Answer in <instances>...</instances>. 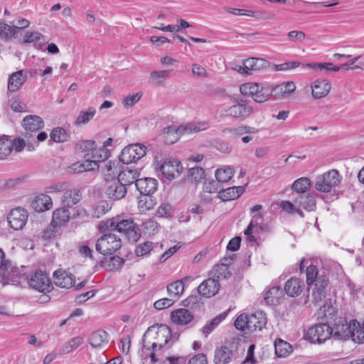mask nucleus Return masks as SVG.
Here are the masks:
<instances>
[{
	"label": "nucleus",
	"instance_id": "f257e3e1",
	"mask_svg": "<svg viewBox=\"0 0 364 364\" xmlns=\"http://www.w3.org/2000/svg\"><path fill=\"white\" fill-rule=\"evenodd\" d=\"M171 337V331L166 325L151 327L144 334L139 356L143 364H163L166 345Z\"/></svg>",
	"mask_w": 364,
	"mask_h": 364
},
{
	"label": "nucleus",
	"instance_id": "f03ea898",
	"mask_svg": "<svg viewBox=\"0 0 364 364\" xmlns=\"http://www.w3.org/2000/svg\"><path fill=\"white\" fill-rule=\"evenodd\" d=\"M306 283L311 289L312 301L319 303L326 298L328 284V273L326 269H318L314 265H309L306 270Z\"/></svg>",
	"mask_w": 364,
	"mask_h": 364
},
{
	"label": "nucleus",
	"instance_id": "7ed1b4c3",
	"mask_svg": "<svg viewBox=\"0 0 364 364\" xmlns=\"http://www.w3.org/2000/svg\"><path fill=\"white\" fill-rule=\"evenodd\" d=\"M101 232L117 230L124 233L129 242H136L141 237L140 229L132 220L122 219L119 216L102 221L99 225Z\"/></svg>",
	"mask_w": 364,
	"mask_h": 364
},
{
	"label": "nucleus",
	"instance_id": "20e7f679",
	"mask_svg": "<svg viewBox=\"0 0 364 364\" xmlns=\"http://www.w3.org/2000/svg\"><path fill=\"white\" fill-rule=\"evenodd\" d=\"M267 324V317L262 311L253 314H241L235 321V326L240 331L253 332L261 331Z\"/></svg>",
	"mask_w": 364,
	"mask_h": 364
},
{
	"label": "nucleus",
	"instance_id": "39448f33",
	"mask_svg": "<svg viewBox=\"0 0 364 364\" xmlns=\"http://www.w3.org/2000/svg\"><path fill=\"white\" fill-rule=\"evenodd\" d=\"M79 146L85 152L84 159L90 164L95 163V170L99 168V164L105 161L109 156L107 149L97 147L95 141L92 140L82 141Z\"/></svg>",
	"mask_w": 364,
	"mask_h": 364
},
{
	"label": "nucleus",
	"instance_id": "423d86ee",
	"mask_svg": "<svg viewBox=\"0 0 364 364\" xmlns=\"http://www.w3.org/2000/svg\"><path fill=\"white\" fill-rule=\"evenodd\" d=\"M240 91L242 95L251 96L255 102L263 103L269 100L270 90L262 84L249 82L242 84Z\"/></svg>",
	"mask_w": 364,
	"mask_h": 364
},
{
	"label": "nucleus",
	"instance_id": "0eeeda50",
	"mask_svg": "<svg viewBox=\"0 0 364 364\" xmlns=\"http://www.w3.org/2000/svg\"><path fill=\"white\" fill-rule=\"evenodd\" d=\"M341 181V176L336 169H331L323 174L317 176L315 181V188L318 191L329 193L338 186Z\"/></svg>",
	"mask_w": 364,
	"mask_h": 364
},
{
	"label": "nucleus",
	"instance_id": "6e6552de",
	"mask_svg": "<svg viewBox=\"0 0 364 364\" xmlns=\"http://www.w3.org/2000/svg\"><path fill=\"white\" fill-rule=\"evenodd\" d=\"M239 343L235 339L226 341L224 345L216 348L214 355L215 364H228L237 355Z\"/></svg>",
	"mask_w": 364,
	"mask_h": 364
},
{
	"label": "nucleus",
	"instance_id": "1a4fd4ad",
	"mask_svg": "<svg viewBox=\"0 0 364 364\" xmlns=\"http://www.w3.org/2000/svg\"><path fill=\"white\" fill-rule=\"evenodd\" d=\"M122 246V240L114 234H105L95 243L96 250L102 255H112Z\"/></svg>",
	"mask_w": 364,
	"mask_h": 364
},
{
	"label": "nucleus",
	"instance_id": "9d476101",
	"mask_svg": "<svg viewBox=\"0 0 364 364\" xmlns=\"http://www.w3.org/2000/svg\"><path fill=\"white\" fill-rule=\"evenodd\" d=\"M333 335V329L326 323L316 324L309 328L307 338L313 343H322Z\"/></svg>",
	"mask_w": 364,
	"mask_h": 364
},
{
	"label": "nucleus",
	"instance_id": "9b49d317",
	"mask_svg": "<svg viewBox=\"0 0 364 364\" xmlns=\"http://www.w3.org/2000/svg\"><path fill=\"white\" fill-rule=\"evenodd\" d=\"M146 147L139 144H130L124 148L119 156V160L126 164L136 161L146 154Z\"/></svg>",
	"mask_w": 364,
	"mask_h": 364
},
{
	"label": "nucleus",
	"instance_id": "f8f14e48",
	"mask_svg": "<svg viewBox=\"0 0 364 364\" xmlns=\"http://www.w3.org/2000/svg\"><path fill=\"white\" fill-rule=\"evenodd\" d=\"M269 66V62L264 58H249L243 61L242 65H237L235 70L241 74L251 75L254 72L264 70Z\"/></svg>",
	"mask_w": 364,
	"mask_h": 364
},
{
	"label": "nucleus",
	"instance_id": "ddd939ff",
	"mask_svg": "<svg viewBox=\"0 0 364 364\" xmlns=\"http://www.w3.org/2000/svg\"><path fill=\"white\" fill-rule=\"evenodd\" d=\"M159 168L164 177L171 181L181 174L183 167L178 160L170 159L165 160Z\"/></svg>",
	"mask_w": 364,
	"mask_h": 364
},
{
	"label": "nucleus",
	"instance_id": "4468645a",
	"mask_svg": "<svg viewBox=\"0 0 364 364\" xmlns=\"http://www.w3.org/2000/svg\"><path fill=\"white\" fill-rule=\"evenodd\" d=\"M19 277L18 269L9 260H4L0 264V283L3 284L15 282Z\"/></svg>",
	"mask_w": 364,
	"mask_h": 364
},
{
	"label": "nucleus",
	"instance_id": "2eb2a0df",
	"mask_svg": "<svg viewBox=\"0 0 364 364\" xmlns=\"http://www.w3.org/2000/svg\"><path fill=\"white\" fill-rule=\"evenodd\" d=\"M29 285L40 292L50 291L52 287L49 277L41 271L36 272L31 276Z\"/></svg>",
	"mask_w": 364,
	"mask_h": 364
},
{
	"label": "nucleus",
	"instance_id": "dca6fc26",
	"mask_svg": "<svg viewBox=\"0 0 364 364\" xmlns=\"http://www.w3.org/2000/svg\"><path fill=\"white\" fill-rule=\"evenodd\" d=\"M27 220L28 213L26 210L21 208L13 209L8 216L9 224L15 230H21Z\"/></svg>",
	"mask_w": 364,
	"mask_h": 364
},
{
	"label": "nucleus",
	"instance_id": "f3484780",
	"mask_svg": "<svg viewBox=\"0 0 364 364\" xmlns=\"http://www.w3.org/2000/svg\"><path fill=\"white\" fill-rule=\"evenodd\" d=\"M225 112L228 116L244 120L254 112V109L246 103L237 102L228 107Z\"/></svg>",
	"mask_w": 364,
	"mask_h": 364
},
{
	"label": "nucleus",
	"instance_id": "a211bd4d",
	"mask_svg": "<svg viewBox=\"0 0 364 364\" xmlns=\"http://www.w3.org/2000/svg\"><path fill=\"white\" fill-rule=\"evenodd\" d=\"M105 193L109 199L118 200L125 196L127 188L124 184L117 178L108 182Z\"/></svg>",
	"mask_w": 364,
	"mask_h": 364
},
{
	"label": "nucleus",
	"instance_id": "6ab92c4d",
	"mask_svg": "<svg viewBox=\"0 0 364 364\" xmlns=\"http://www.w3.org/2000/svg\"><path fill=\"white\" fill-rule=\"evenodd\" d=\"M331 89L330 82L324 79H318L311 85V96L314 99H321L328 95Z\"/></svg>",
	"mask_w": 364,
	"mask_h": 364
},
{
	"label": "nucleus",
	"instance_id": "aec40b11",
	"mask_svg": "<svg viewBox=\"0 0 364 364\" xmlns=\"http://www.w3.org/2000/svg\"><path fill=\"white\" fill-rule=\"evenodd\" d=\"M28 79V73L23 70L13 73L8 79V90L17 92Z\"/></svg>",
	"mask_w": 364,
	"mask_h": 364
},
{
	"label": "nucleus",
	"instance_id": "412c9836",
	"mask_svg": "<svg viewBox=\"0 0 364 364\" xmlns=\"http://www.w3.org/2000/svg\"><path fill=\"white\" fill-rule=\"evenodd\" d=\"M296 90V85L294 82L289 81L281 83L271 89L274 97L277 100L287 99Z\"/></svg>",
	"mask_w": 364,
	"mask_h": 364
},
{
	"label": "nucleus",
	"instance_id": "4be33fe9",
	"mask_svg": "<svg viewBox=\"0 0 364 364\" xmlns=\"http://www.w3.org/2000/svg\"><path fill=\"white\" fill-rule=\"evenodd\" d=\"M220 289L218 282L213 278L204 280L198 287V293L205 297L215 296Z\"/></svg>",
	"mask_w": 364,
	"mask_h": 364
},
{
	"label": "nucleus",
	"instance_id": "5701e85b",
	"mask_svg": "<svg viewBox=\"0 0 364 364\" xmlns=\"http://www.w3.org/2000/svg\"><path fill=\"white\" fill-rule=\"evenodd\" d=\"M304 288V282L296 277H291L284 284V289L286 294L290 297H297Z\"/></svg>",
	"mask_w": 364,
	"mask_h": 364
},
{
	"label": "nucleus",
	"instance_id": "b1692460",
	"mask_svg": "<svg viewBox=\"0 0 364 364\" xmlns=\"http://www.w3.org/2000/svg\"><path fill=\"white\" fill-rule=\"evenodd\" d=\"M31 208L38 213H43L50 210L53 207L51 198L46 194L36 196L31 203Z\"/></svg>",
	"mask_w": 364,
	"mask_h": 364
},
{
	"label": "nucleus",
	"instance_id": "393cba45",
	"mask_svg": "<svg viewBox=\"0 0 364 364\" xmlns=\"http://www.w3.org/2000/svg\"><path fill=\"white\" fill-rule=\"evenodd\" d=\"M54 283L61 288L68 289L75 283L74 276L66 271L58 270L53 273Z\"/></svg>",
	"mask_w": 364,
	"mask_h": 364
},
{
	"label": "nucleus",
	"instance_id": "a878e982",
	"mask_svg": "<svg viewBox=\"0 0 364 364\" xmlns=\"http://www.w3.org/2000/svg\"><path fill=\"white\" fill-rule=\"evenodd\" d=\"M332 336L340 340L351 338V321L349 323L346 320L338 321L335 324Z\"/></svg>",
	"mask_w": 364,
	"mask_h": 364
},
{
	"label": "nucleus",
	"instance_id": "bb28decb",
	"mask_svg": "<svg viewBox=\"0 0 364 364\" xmlns=\"http://www.w3.org/2000/svg\"><path fill=\"white\" fill-rule=\"evenodd\" d=\"M88 342L92 348L102 349L105 348L109 342L108 333L103 330L95 331L90 336Z\"/></svg>",
	"mask_w": 364,
	"mask_h": 364
},
{
	"label": "nucleus",
	"instance_id": "cd10ccee",
	"mask_svg": "<svg viewBox=\"0 0 364 364\" xmlns=\"http://www.w3.org/2000/svg\"><path fill=\"white\" fill-rule=\"evenodd\" d=\"M136 187L141 196H151L156 191L157 181L152 178H140L136 181Z\"/></svg>",
	"mask_w": 364,
	"mask_h": 364
},
{
	"label": "nucleus",
	"instance_id": "c85d7f7f",
	"mask_svg": "<svg viewBox=\"0 0 364 364\" xmlns=\"http://www.w3.org/2000/svg\"><path fill=\"white\" fill-rule=\"evenodd\" d=\"M193 318V314L186 309H178L171 312V321L176 325L183 326L189 323Z\"/></svg>",
	"mask_w": 364,
	"mask_h": 364
},
{
	"label": "nucleus",
	"instance_id": "c756f323",
	"mask_svg": "<svg viewBox=\"0 0 364 364\" xmlns=\"http://www.w3.org/2000/svg\"><path fill=\"white\" fill-rule=\"evenodd\" d=\"M71 218L68 208L65 206L56 209L53 213L51 223L53 227H60L66 224Z\"/></svg>",
	"mask_w": 364,
	"mask_h": 364
},
{
	"label": "nucleus",
	"instance_id": "7c9ffc66",
	"mask_svg": "<svg viewBox=\"0 0 364 364\" xmlns=\"http://www.w3.org/2000/svg\"><path fill=\"white\" fill-rule=\"evenodd\" d=\"M82 198V193L77 188H72L64 192L61 200L63 206L70 208L78 203Z\"/></svg>",
	"mask_w": 364,
	"mask_h": 364
},
{
	"label": "nucleus",
	"instance_id": "2f4dec72",
	"mask_svg": "<svg viewBox=\"0 0 364 364\" xmlns=\"http://www.w3.org/2000/svg\"><path fill=\"white\" fill-rule=\"evenodd\" d=\"M245 191L243 186L230 187L218 193V198L223 201L232 200L238 198Z\"/></svg>",
	"mask_w": 364,
	"mask_h": 364
},
{
	"label": "nucleus",
	"instance_id": "473e14b6",
	"mask_svg": "<svg viewBox=\"0 0 364 364\" xmlns=\"http://www.w3.org/2000/svg\"><path fill=\"white\" fill-rule=\"evenodd\" d=\"M351 339L358 343H364V320H351Z\"/></svg>",
	"mask_w": 364,
	"mask_h": 364
},
{
	"label": "nucleus",
	"instance_id": "72a5a7b5",
	"mask_svg": "<svg viewBox=\"0 0 364 364\" xmlns=\"http://www.w3.org/2000/svg\"><path fill=\"white\" fill-rule=\"evenodd\" d=\"M252 218L251 221L247 227V228L245 230V235L247 240L250 242H255L256 238L252 235L255 232V230L258 228V226L262 219V215L260 213H252Z\"/></svg>",
	"mask_w": 364,
	"mask_h": 364
},
{
	"label": "nucleus",
	"instance_id": "f704fd0d",
	"mask_svg": "<svg viewBox=\"0 0 364 364\" xmlns=\"http://www.w3.org/2000/svg\"><path fill=\"white\" fill-rule=\"evenodd\" d=\"M23 125L26 130L34 132L43 128L44 123L41 117L29 115L23 119Z\"/></svg>",
	"mask_w": 364,
	"mask_h": 364
},
{
	"label": "nucleus",
	"instance_id": "c9c22d12",
	"mask_svg": "<svg viewBox=\"0 0 364 364\" xmlns=\"http://www.w3.org/2000/svg\"><path fill=\"white\" fill-rule=\"evenodd\" d=\"M210 123L207 121L192 122L181 126V130L185 134L198 133L210 128Z\"/></svg>",
	"mask_w": 364,
	"mask_h": 364
},
{
	"label": "nucleus",
	"instance_id": "e433bc0d",
	"mask_svg": "<svg viewBox=\"0 0 364 364\" xmlns=\"http://www.w3.org/2000/svg\"><path fill=\"white\" fill-rule=\"evenodd\" d=\"M23 44L33 43L35 46L42 48L46 43V38L38 31L26 32L22 41Z\"/></svg>",
	"mask_w": 364,
	"mask_h": 364
},
{
	"label": "nucleus",
	"instance_id": "4c0bfd02",
	"mask_svg": "<svg viewBox=\"0 0 364 364\" xmlns=\"http://www.w3.org/2000/svg\"><path fill=\"white\" fill-rule=\"evenodd\" d=\"M139 173L136 169L126 168L118 174L117 179L122 182L124 186L133 183H135L136 185V181L139 180Z\"/></svg>",
	"mask_w": 364,
	"mask_h": 364
},
{
	"label": "nucleus",
	"instance_id": "58836bf2",
	"mask_svg": "<svg viewBox=\"0 0 364 364\" xmlns=\"http://www.w3.org/2000/svg\"><path fill=\"white\" fill-rule=\"evenodd\" d=\"M283 291L278 287H273L269 289L264 295V300L271 305H277L283 298Z\"/></svg>",
	"mask_w": 364,
	"mask_h": 364
},
{
	"label": "nucleus",
	"instance_id": "ea45409f",
	"mask_svg": "<svg viewBox=\"0 0 364 364\" xmlns=\"http://www.w3.org/2000/svg\"><path fill=\"white\" fill-rule=\"evenodd\" d=\"M295 203L299 208H302L307 211H312L316 208V199L313 195L299 196L295 200Z\"/></svg>",
	"mask_w": 364,
	"mask_h": 364
},
{
	"label": "nucleus",
	"instance_id": "a19ab883",
	"mask_svg": "<svg viewBox=\"0 0 364 364\" xmlns=\"http://www.w3.org/2000/svg\"><path fill=\"white\" fill-rule=\"evenodd\" d=\"M183 131L181 130V126L176 127L175 125L166 127L164 130V137L167 143L173 144L178 140Z\"/></svg>",
	"mask_w": 364,
	"mask_h": 364
},
{
	"label": "nucleus",
	"instance_id": "79ce46f5",
	"mask_svg": "<svg viewBox=\"0 0 364 364\" xmlns=\"http://www.w3.org/2000/svg\"><path fill=\"white\" fill-rule=\"evenodd\" d=\"M84 342L82 336L74 337L63 344L60 349L61 354H68L76 350Z\"/></svg>",
	"mask_w": 364,
	"mask_h": 364
},
{
	"label": "nucleus",
	"instance_id": "37998d69",
	"mask_svg": "<svg viewBox=\"0 0 364 364\" xmlns=\"http://www.w3.org/2000/svg\"><path fill=\"white\" fill-rule=\"evenodd\" d=\"M235 170L230 166H223L215 171V178L219 183L228 182L234 176Z\"/></svg>",
	"mask_w": 364,
	"mask_h": 364
},
{
	"label": "nucleus",
	"instance_id": "c03bdc74",
	"mask_svg": "<svg viewBox=\"0 0 364 364\" xmlns=\"http://www.w3.org/2000/svg\"><path fill=\"white\" fill-rule=\"evenodd\" d=\"M95 114L96 109L93 107L82 110L76 117L75 124L76 125L86 124L94 117Z\"/></svg>",
	"mask_w": 364,
	"mask_h": 364
},
{
	"label": "nucleus",
	"instance_id": "a18cd8bd",
	"mask_svg": "<svg viewBox=\"0 0 364 364\" xmlns=\"http://www.w3.org/2000/svg\"><path fill=\"white\" fill-rule=\"evenodd\" d=\"M13 150L12 139L8 135L0 136V159L9 156Z\"/></svg>",
	"mask_w": 364,
	"mask_h": 364
},
{
	"label": "nucleus",
	"instance_id": "49530a36",
	"mask_svg": "<svg viewBox=\"0 0 364 364\" xmlns=\"http://www.w3.org/2000/svg\"><path fill=\"white\" fill-rule=\"evenodd\" d=\"M224 132H228L235 136H240L246 134H257L259 132V130L253 127L242 125L237 127L228 128L225 129Z\"/></svg>",
	"mask_w": 364,
	"mask_h": 364
},
{
	"label": "nucleus",
	"instance_id": "de8ad7c7",
	"mask_svg": "<svg viewBox=\"0 0 364 364\" xmlns=\"http://www.w3.org/2000/svg\"><path fill=\"white\" fill-rule=\"evenodd\" d=\"M226 317L223 313L209 321L202 328V332L207 337Z\"/></svg>",
	"mask_w": 364,
	"mask_h": 364
},
{
	"label": "nucleus",
	"instance_id": "09e8293b",
	"mask_svg": "<svg viewBox=\"0 0 364 364\" xmlns=\"http://www.w3.org/2000/svg\"><path fill=\"white\" fill-rule=\"evenodd\" d=\"M212 274L218 279H225L230 276L228 264L220 263L213 267Z\"/></svg>",
	"mask_w": 364,
	"mask_h": 364
},
{
	"label": "nucleus",
	"instance_id": "8fccbe9b",
	"mask_svg": "<svg viewBox=\"0 0 364 364\" xmlns=\"http://www.w3.org/2000/svg\"><path fill=\"white\" fill-rule=\"evenodd\" d=\"M83 161H77L73 164L70 166V171L73 173H82L84 171H94L95 170V163L90 164L89 161L84 159Z\"/></svg>",
	"mask_w": 364,
	"mask_h": 364
},
{
	"label": "nucleus",
	"instance_id": "3c124183",
	"mask_svg": "<svg viewBox=\"0 0 364 364\" xmlns=\"http://www.w3.org/2000/svg\"><path fill=\"white\" fill-rule=\"evenodd\" d=\"M314 304L319 306L321 305L320 307V311L321 314H322L323 317L329 319L333 316L335 310L333 307L332 301L331 299H326V298H324L322 301Z\"/></svg>",
	"mask_w": 364,
	"mask_h": 364
},
{
	"label": "nucleus",
	"instance_id": "603ef678",
	"mask_svg": "<svg viewBox=\"0 0 364 364\" xmlns=\"http://www.w3.org/2000/svg\"><path fill=\"white\" fill-rule=\"evenodd\" d=\"M112 208L111 204L106 200H101L98 201L93 208V217L100 218L101 216L106 214Z\"/></svg>",
	"mask_w": 364,
	"mask_h": 364
},
{
	"label": "nucleus",
	"instance_id": "864d4df0",
	"mask_svg": "<svg viewBox=\"0 0 364 364\" xmlns=\"http://www.w3.org/2000/svg\"><path fill=\"white\" fill-rule=\"evenodd\" d=\"M124 259L119 256H113L109 259H105L102 262V265L104 268L109 271H114L119 269L123 264Z\"/></svg>",
	"mask_w": 364,
	"mask_h": 364
},
{
	"label": "nucleus",
	"instance_id": "5fc2aeb1",
	"mask_svg": "<svg viewBox=\"0 0 364 364\" xmlns=\"http://www.w3.org/2000/svg\"><path fill=\"white\" fill-rule=\"evenodd\" d=\"M155 205V199L151 196H141L138 200V208L142 213L152 209Z\"/></svg>",
	"mask_w": 364,
	"mask_h": 364
},
{
	"label": "nucleus",
	"instance_id": "6e6d98bb",
	"mask_svg": "<svg viewBox=\"0 0 364 364\" xmlns=\"http://www.w3.org/2000/svg\"><path fill=\"white\" fill-rule=\"evenodd\" d=\"M275 353L278 357H285L291 351V346L286 341L278 339L274 342Z\"/></svg>",
	"mask_w": 364,
	"mask_h": 364
},
{
	"label": "nucleus",
	"instance_id": "4d7b16f0",
	"mask_svg": "<svg viewBox=\"0 0 364 364\" xmlns=\"http://www.w3.org/2000/svg\"><path fill=\"white\" fill-rule=\"evenodd\" d=\"M311 186V181L308 178L302 177L293 183L291 188L295 192L304 193L310 189Z\"/></svg>",
	"mask_w": 364,
	"mask_h": 364
},
{
	"label": "nucleus",
	"instance_id": "13d9d810",
	"mask_svg": "<svg viewBox=\"0 0 364 364\" xmlns=\"http://www.w3.org/2000/svg\"><path fill=\"white\" fill-rule=\"evenodd\" d=\"M170 70H154L150 74L153 82L159 85H162L169 77Z\"/></svg>",
	"mask_w": 364,
	"mask_h": 364
},
{
	"label": "nucleus",
	"instance_id": "bf43d9fd",
	"mask_svg": "<svg viewBox=\"0 0 364 364\" xmlns=\"http://www.w3.org/2000/svg\"><path fill=\"white\" fill-rule=\"evenodd\" d=\"M183 280L175 281L167 286V291L171 296H178L183 293Z\"/></svg>",
	"mask_w": 364,
	"mask_h": 364
},
{
	"label": "nucleus",
	"instance_id": "052dcab7",
	"mask_svg": "<svg viewBox=\"0 0 364 364\" xmlns=\"http://www.w3.org/2000/svg\"><path fill=\"white\" fill-rule=\"evenodd\" d=\"M102 172L105 180L109 181V178H114L118 174V168L114 162L109 161L105 164Z\"/></svg>",
	"mask_w": 364,
	"mask_h": 364
},
{
	"label": "nucleus",
	"instance_id": "680f3d73",
	"mask_svg": "<svg viewBox=\"0 0 364 364\" xmlns=\"http://www.w3.org/2000/svg\"><path fill=\"white\" fill-rule=\"evenodd\" d=\"M16 35V30L11 26L0 22V38L9 41Z\"/></svg>",
	"mask_w": 364,
	"mask_h": 364
},
{
	"label": "nucleus",
	"instance_id": "e2e57ef3",
	"mask_svg": "<svg viewBox=\"0 0 364 364\" xmlns=\"http://www.w3.org/2000/svg\"><path fill=\"white\" fill-rule=\"evenodd\" d=\"M50 136L53 141L61 143L67 140L68 134L65 129L61 127H56L52 130Z\"/></svg>",
	"mask_w": 364,
	"mask_h": 364
},
{
	"label": "nucleus",
	"instance_id": "0e129e2a",
	"mask_svg": "<svg viewBox=\"0 0 364 364\" xmlns=\"http://www.w3.org/2000/svg\"><path fill=\"white\" fill-rule=\"evenodd\" d=\"M205 171L198 166H193L189 168L188 177L195 182H199L204 178Z\"/></svg>",
	"mask_w": 364,
	"mask_h": 364
},
{
	"label": "nucleus",
	"instance_id": "69168bd1",
	"mask_svg": "<svg viewBox=\"0 0 364 364\" xmlns=\"http://www.w3.org/2000/svg\"><path fill=\"white\" fill-rule=\"evenodd\" d=\"M153 249V245L151 242H144L138 245L135 248V253L137 257H144L148 255Z\"/></svg>",
	"mask_w": 364,
	"mask_h": 364
},
{
	"label": "nucleus",
	"instance_id": "338daca9",
	"mask_svg": "<svg viewBox=\"0 0 364 364\" xmlns=\"http://www.w3.org/2000/svg\"><path fill=\"white\" fill-rule=\"evenodd\" d=\"M142 94L137 92L126 96L122 100V105L124 107L129 108L136 104L141 98Z\"/></svg>",
	"mask_w": 364,
	"mask_h": 364
},
{
	"label": "nucleus",
	"instance_id": "774afa93",
	"mask_svg": "<svg viewBox=\"0 0 364 364\" xmlns=\"http://www.w3.org/2000/svg\"><path fill=\"white\" fill-rule=\"evenodd\" d=\"M296 204H293L289 201H282L281 203V208L283 210L288 213H298L300 216L303 217V213L300 210L299 208H296Z\"/></svg>",
	"mask_w": 364,
	"mask_h": 364
}]
</instances>
